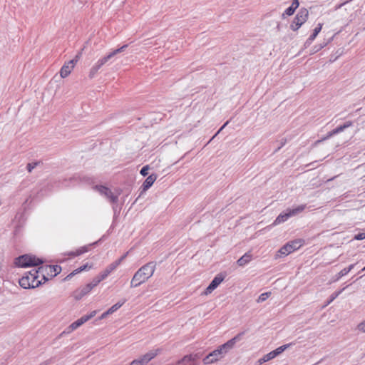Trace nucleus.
Here are the masks:
<instances>
[{"label":"nucleus","mask_w":365,"mask_h":365,"mask_svg":"<svg viewBox=\"0 0 365 365\" xmlns=\"http://www.w3.org/2000/svg\"><path fill=\"white\" fill-rule=\"evenodd\" d=\"M244 333H240L235 337L227 341L224 344L220 346L217 349L209 354L206 357L203 359L205 365L212 364L218 361L220 359L225 356V355L232 349L236 343L242 339Z\"/></svg>","instance_id":"1"},{"label":"nucleus","mask_w":365,"mask_h":365,"mask_svg":"<svg viewBox=\"0 0 365 365\" xmlns=\"http://www.w3.org/2000/svg\"><path fill=\"white\" fill-rule=\"evenodd\" d=\"M156 263L155 262H150L142 266L134 274L130 281V287H138L145 282L153 275Z\"/></svg>","instance_id":"2"},{"label":"nucleus","mask_w":365,"mask_h":365,"mask_svg":"<svg viewBox=\"0 0 365 365\" xmlns=\"http://www.w3.org/2000/svg\"><path fill=\"white\" fill-rule=\"evenodd\" d=\"M43 269V267L38 269H32L26 272L21 279H19V285L24 289H33L38 287L41 284V280L38 279V274Z\"/></svg>","instance_id":"3"},{"label":"nucleus","mask_w":365,"mask_h":365,"mask_svg":"<svg viewBox=\"0 0 365 365\" xmlns=\"http://www.w3.org/2000/svg\"><path fill=\"white\" fill-rule=\"evenodd\" d=\"M15 264L19 267L37 266L43 263V260L31 255H24L15 259Z\"/></svg>","instance_id":"4"},{"label":"nucleus","mask_w":365,"mask_h":365,"mask_svg":"<svg viewBox=\"0 0 365 365\" xmlns=\"http://www.w3.org/2000/svg\"><path fill=\"white\" fill-rule=\"evenodd\" d=\"M306 207V205H301L295 208L287 209L286 212L280 213L273 222L274 225L286 222L289 217L301 213Z\"/></svg>","instance_id":"5"},{"label":"nucleus","mask_w":365,"mask_h":365,"mask_svg":"<svg viewBox=\"0 0 365 365\" xmlns=\"http://www.w3.org/2000/svg\"><path fill=\"white\" fill-rule=\"evenodd\" d=\"M309 16V11L306 8H301L290 24V29L293 31H297L304 23H305Z\"/></svg>","instance_id":"6"},{"label":"nucleus","mask_w":365,"mask_h":365,"mask_svg":"<svg viewBox=\"0 0 365 365\" xmlns=\"http://www.w3.org/2000/svg\"><path fill=\"white\" fill-rule=\"evenodd\" d=\"M303 245V241L302 240H295L291 242H289L283 247H282L278 251L280 256H287L289 254L293 252L294 251L299 249ZM277 257H279V255Z\"/></svg>","instance_id":"7"},{"label":"nucleus","mask_w":365,"mask_h":365,"mask_svg":"<svg viewBox=\"0 0 365 365\" xmlns=\"http://www.w3.org/2000/svg\"><path fill=\"white\" fill-rule=\"evenodd\" d=\"M101 195L104 196L110 202L115 204L118 201L119 192L115 194L108 187L104 186H96L94 187Z\"/></svg>","instance_id":"8"},{"label":"nucleus","mask_w":365,"mask_h":365,"mask_svg":"<svg viewBox=\"0 0 365 365\" xmlns=\"http://www.w3.org/2000/svg\"><path fill=\"white\" fill-rule=\"evenodd\" d=\"M158 354V350H152L138 359H134L131 361L130 365H143L148 364L152 359Z\"/></svg>","instance_id":"9"},{"label":"nucleus","mask_w":365,"mask_h":365,"mask_svg":"<svg viewBox=\"0 0 365 365\" xmlns=\"http://www.w3.org/2000/svg\"><path fill=\"white\" fill-rule=\"evenodd\" d=\"M109 62V60L106 58V56H103L99 58L91 67L89 71L88 76L90 78H93L97 74L101 68L107 64Z\"/></svg>","instance_id":"10"},{"label":"nucleus","mask_w":365,"mask_h":365,"mask_svg":"<svg viewBox=\"0 0 365 365\" xmlns=\"http://www.w3.org/2000/svg\"><path fill=\"white\" fill-rule=\"evenodd\" d=\"M292 345V343L284 344L277 348L275 350L272 351L271 352L265 354L264 356L266 359L267 361H269V360L275 358L279 354H282L284 351H285L287 348L290 347Z\"/></svg>","instance_id":"11"},{"label":"nucleus","mask_w":365,"mask_h":365,"mask_svg":"<svg viewBox=\"0 0 365 365\" xmlns=\"http://www.w3.org/2000/svg\"><path fill=\"white\" fill-rule=\"evenodd\" d=\"M224 277L220 275L217 274L210 282L209 286L206 288V290L205 292V294H210L214 289H215L218 285L223 281Z\"/></svg>","instance_id":"12"},{"label":"nucleus","mask_w":365,"mask_h":365,"mask_svg":"<svg viewBox=\"0 0 365 365\" xmlns=\"http://www.w3.org/2000/svg\"><path fill=\"white\" fill-rule=\"evenodd\" d=\"M75 66V61H68L61 68L60 75L61 78L67 77Z\"/></svg>","instance_id":"13"},{"label":"nucleus","mask_w":365,"mask_h":365,"mask_svg":"<svg viewBox=\"0 0 365 365\" xmlns=\"http://www.w3.org/2000/svg\"><path fill=\"white\" fill-rule=\"evenodd\" d=\"M202 357V354L200 353L191 354L185 356L179 363H197V361Z\"/></svg>","instance_id":"14"},{"label":"nucleus","mask_w":365,"mask_h":365,"mask_svg":"<svg viewBox=\"0 0 365 365\" xmlns=\"http://www.w3.org/2000/svg\"><path fill=\"white\" fill-rule=\"evenodd\" d=\"M120 265V261H115L109 264L100 275L101 279H105L113 271H114Z\"/></svg>","instance_id":"15"},{"label":"nucleus","mask_w":365,"mask_h":365,"mask_svg":"<svg viewBox=\"0 0 365 365\" xmlns=\"http://www.w3.org/2000/svg\"><path fill=\"white\" fill-rule=\"evenodd\" d=\"M87 322L86 319L84 317V316L81 317L78 319H77L76 322H73L70 326L67 327V333H71L81 325H83L84 323Z\"/></svg>","instance_id":"16"},{"label":"nucleus","mask_w":365,"mask_h":365,"mask_svg":"<svg viewBox=\"0 0 365 365\" xmlns=\"http://www.w3.org/2000/svg\"><path fill=\"white\" fill-rule=\"evenodd\" d=\"M156 179H157V175L151 174L150 175H149L145 179V180L144 181V182L142 185L143 191H146L147 190H148L153 185V184L156 180Z\"/></svg>","instance_id":"17"},{"label":"nucleus","mask_w":365,"mask_h":365,"mask_svg":"<svg viewBox=\"0 0 365 365\" xmlns=\"http://www.w3.org/2000/svg\"><path fill=\"white\" fill-rule=\"evenodd\" d=\"M92 289H93V288L90 285V284H87L85 287H83L76 291V296H75L76 299H81L83 296H85L86 294L89 293Z\"/></svg>","instance_id":"18"},{"label":"nucleus","mask_w":365,"mask_h":365,"mask_svg":"<svg viewBox=\"0 0 365 365\" xmlns=\"http://www.w3.org/2000/svg\"><path fill=\"white\" fill-rule=\"evenodd\" d=\"M299 4V1L298 0H293L291 6L289 7H288L284 11V12L282 14V16H284L285 15H287V16L292 15L294 13L295 10L298 8Z\"/></svg>","instance_id":"19"},{"label":"nucleus","mask_w":365,"mask_h":365,"mask_svg":"<svg viewBox=\"0 0 365 365\" xmlns=\"http://www.w3.org/2000/svg\"><path fill=\"white\" fill-rule=\"evenodd\" d=\"M251 260L252 255L250 252H247L237 261V264L240 267H243L249 263Z\"/></svg>","instance_id":"20"},{"label":"nucleus","mask_w":365,"mask_h":365,"mask_svg":"<svg viewBox=\"0 0 365 365\" xmlns=\"http://www.w3.org/2000/svg\"><path fill=\"white\" fill-rule=\"evenodd\" d=\"M127 47L128 45L125 44L121 47L109 52L107 55H106V58H108L109 61H111L117 54L124 51Z\"/></svg>","instance_id":"21"},{"label":"nucleus","mask_w":365,"mask_h":365,"mask_svg":"<svg viewBox=\"0 0 365 365\" xmlns=\"http://www.w3.org/2000/svg\"><path fill=\"white\" fill-rule=\"evenodd\" d=\"M323 24L319 23L317 26L314 29L313 34L307 40L306 44H310L317 37L318 34L321 31Z\"/></svg>","instance_id":"22"},{"label":"nucleus","mask_w":365,"mask_h":365,"mask_svg":"<svg viewBox=\"0 0 365 365\" xmlns=\"http://www.w3.org/2000/svg\"><path fill=\"white\" fill-rule=\"evenodd\" d=\"M351 125H352V122L347 121L344 125H339L337 128H336L335 129H334L333 133L338 134V133L344 131L346 128H349Z\"/></svg>","instance_id":"23"},{"label":"nucleus","mask_w":365,"mask_h":365,"mask_svg":"<svg viewBox=\"0 0 365 365\" xmlns=\"http://www.w3.org/2000/svg\"><path fill=\"white\" fill-rule=\"evenodd\" d=\"M125 302V300L123 299L122 300L121 302H117L116 304H115L114 305H113L110 308H109L108 310H107V312L110 314L114 313L115 312H116L120 307H122V305Z\"/></svg>","instance_id":"24"},{"label":"nucleus","mask_w":365,"mask_h":365,"mask_svg":"<svg viewBox=\"0 0 365 365\" xmlns=\"http://www.w3.org/2000/svg\"><path fill=\"white\" fill-rule=\"evenodd\" d=\"M88 251V247L84 246L78 249L76 252H71L68 253V255L71 257H76L81 255L83 253H85Z\"/></svg>","instance_id":"25"},{"label":"nucleus","mask_w":365,"mask_h":365,"mask_svg":"<svg viewBox=\"0 0 365 365\" xmlns=\"http://www.w3.org/2000/svg\"><path fill=\"white\" fill-rule=\"evenodd\" d=\"M270 294H271V292H264V293L261 294L259 296V297H258V299H257V302L258 303H260V302H264V301H265V300H266V299H267L270 296Z\"/></svg>","instance_id":"26"},{"label":"nucleus","mask_w":365,"mask_h":365,"mask_svg":"<svg viewBox=\"0 0 365 365\" xmlns=\"http://www.w3.org/2000/svg\"><path fill=\"white\" fill-rule=\"evenodd\" d=\"M103 280V279H101V276L99 274L98 276L95 277L93 279V281L91 283H89V284L92 287V288L93 289L95 287H96Z\"/></svg>","instance_id":"27"},{"label":"nucleus","mask_w":365,"mask_h":365,"mask_svg":"<svg viewBox=\"0 0 365 365\" xmlns=\"http://www.w3.org/2000/svg\"><path fill=\"white\" fill-rule=\"evenodd\" d=\"M348 274L347 271L346 270V269H341L334 277V279H333V282H336L338 281L341 277L346 275Z\"/></svg>","instance_id":"28"},{"label":"nucleus","mask_w":365,"mask_h":365,"mask_svg":"<svg viewBox=\"0 0 365 365\" xmlns=\"http://www.w3.org/2000/svg\"><path fill=\"white\" fill-rule=\"evenodd\" d=\"M88 267L91 268V266H88V264H84V265H83V266L80 267L79 268H78V269H75L72 273H71V274H70V275H74V274H78V273H79V272H82V271L86 270V269H87Z\"/></svg>","instance_id":"29"},{"label":"nucleus","mask_w":365,"mask_h":365,"mask_svg":"<svg viewBox=\"0 0 365 365\" xmlns=\"http://www.w3.org/2000/svg\"><path fill=\"white\" fill-rule=\"evenodd\" d=\"M344 289L345 288H343L342 289H341L338 292H335L333 294H331V295L330 296V299L327 304H329L331 302H333L344 290Z\"/></svg>","instance_id":"30"},{"label":"nucleus","mask_w":365,"mask_h":365,"mask_svg":"<svg viewBox=\"0 0 365 365\" xmlns=\"http://www.w3.org/2000/svg\"><path fill=\"white\" fill-rule=\"evenodd\" d=\"M148 170H149V166L145 165L142 168L140 173L143 176H146L148 174Z\"/></svg>","instance_id":"31"},{"label":"nucleus","mask_w":365,"mask_h":365,"mask_svg":"<svg viewBox=\"0 0 365 365\" xmlns=\"http://www.w3.org/2000/svg\"><path fill=\"white\" fill-rule=\"evenodd\" d=\"M354 239L356 240H362L365 239V232L358 233L354 236Z\"/></svg>","instance_id":"32"},{"label":"nucleus","mask_w":365,"mask_h":365,"mask_svg":"<svg viewBox=\"0 0 365 365\" xmlns=\"http://www.w3.org/2000/svg\"><path fill=\"white\" fill-rule=\"evenodd\" d=\"M357 329L361 332H365V320L358 324Z\"/></svg>","instance_id":"33"},{"label":"nucleus","mask_w":365,"mask_h":365,"mask_svg":"<svg viewBox=\"0 0 365 365\" xmlns=\"http://www.w3.org/2000/svg\"><path fill=\"white\" fill-rule=\"evenodd\" d=\"M38 163H29L27 165V170L29 173H31L33 169H34L36 168V166L37 165Z\"/></svg>","instance_id":"34"},{"label":"nucleus","mask_w":365,"mask_h":365,"mask_svg":"<svg viewBox=\"0 0 365 365\" xmlns=\"http://www.w3.org/2000/svg\"><path fill=\"white\" fill-rule=\"evenodd\" d=\"M49 269L51 270H53L55 272V275L57 274L58 273H59V272L61 271V267L59 266H58V265L50 266Z\"/></svg>","instance_id":"35"},{"label":"nucleus","mask_w":365,"mask_h":365,"mask_svg":"<svg viewBox=\"0 0 365 365\" xmlns=\"http://www.w3.org/2000/svg\"><path fill=\"white\" fill-rule=\"evenodd\" d=\"M96 314H97V311L94 310V311H92L90 314H88L87 315H84V317L86 319L87 321H88L89 319L93 318L94 316H96Z\"/></svg>","instance_id":"36"},{"label":"nucleus","mask_w":365,"mask_h":365,"mask_svg":"<svg viewBox=\"0 0 365 365\" xmlns=\"http://www.w3.org/2000/svg\"><path fill=\"white\" fill-rule=\"evenodd\" d=\"M334 135H336V133H333V130H332L331 131L328 133L327 135L325 137H324L321 140H318L317 143H319V142H322L323 140H327L329 138L332 137Z\"/></svg>","instance_id":"37"},{"label":"nucleus","mask_w":365,"mask_h":365,"mask_svg":"<svg viewBox=\"0 0 365 365\" xmlns=\"http://www.w3.org/2000/svg\"><path fill=\"white\" fill-rule=\"evenodd\" d=\"M81 53H78L73 59L71 60L70 61H75V65L76 64V63L78 62V61L81 58Z\"/></svg>","instance_id":"38"},{"label":"nucleus","mask_w":365,"mask_h":365,"mask_svg":"<svg viewBox=\"0 0 365 365\" xmlns=\"http://www.w3.org/2000/svg\"><path fill=\"white\" fill-rule=\"evenodd\" d=\"M356 264H350L348 267L345 268L347 272L349 273L351 269H353Z\"/></svg>","instance_id":"39"},{"label":"nucleus","mask_w":365,"mask_h":365,"mask_svg":"<svg viewBox=\"0 0 365 365\" xmlns=\"http://www.w3.org/2000/svg\"><path fill=\"white\" fill-rule=\"evenodd\" d=\"M108 315H109V314H108V313L107 312V311H106V312H103V313L101 315V317H99V319H100V320L103 319H105V318H106L107 316H108Z\"/></svg>","instance_id":"40"},{"label":"nucleus","mask_w":365,"mask_h":365,"mask_svg":"<svg viewBox=\"0 0 365 365\" xmlns=\"http://www.w3.org/2000/svg\"><path fill=\"white\" fill-rule=\"evenodd\" d=\"M265 362H267V361L266 359L264 358V356L259 359V360H258V363L259 364H262L263 363H265Z\"/></svg>","instance_id":"41"},{"label":"nucleus","mask_w":365,"mask_h":365,"mask_svg":"<svg viewBox=\"0 0 365 365\" xmlns=\"http://www.w3.org/2000/svg\"><path fill=\"white\" fill-rule=\"evenodd\" d=\"M128 255V252L125 253L124 255H123L120 259H118L117 261H120V264L122 262V261Z\"/></svg>","instance_id":"42"},{"label":"nucleus","mask_w":365,"mask_h":365,"mask_svg":"<svg viewBox=\"0 0 365 365\" xmlns=\"http://www.w3.org/2000/svg\"><path fill=\"white\" fill-rule=\"evenodd\" d=\"M229 123V121H227L226 123H225V124L220 128V129L217 131V133H219L222 129H224L225 128V126H227V125Z\"/></svg>","instance_id":"43"},{"label":"nucleus","mask_w":365,"mask_h":365,"mask_svg":"<svg viewBox=\"0 0 365 365\" xmlns=\"http://www.w3.org/2000/svg\"><path fill=\"white\" fill-rule=\"evenodd\" d=\"M353 1V0H347L346 1H345V2H344V3L341 4H339V5L337 6V9L341 8L342 6H344V4H346V3L350 2V1Z\"/></svg>","instance_id":"44"},{"label":"nucleus","mask_w":365,"mask_h":365,"mask_svg":"<svg viewBox=\"0 0 365 365\" xmlns=\"http://www.w3.org/2000/svg\"><path fill=\"white\" fill-rule=\"evenodd\" d=\"M322 48V46H321V47L319 48V49H320V48ZM317 51H319V48H318V49H317V50H314V51H313V53L317 52Z\"/></svg>","instance_id":"45"},{"label":"nucleus","mask_w":365,"mask_h":365,"mask_svg":"<svg viewBox=\"0 0 365 365\" xmlns=\"http://www.w3.org/2000/svg\"><path fill=\"white\" fill-rule=\"evenodd\" d=\"M217 134H218V133H217L215 135H214L212 136V138H215L216 137V135H217Z\"/></svg>","instance_id":"46"},{"label":"nucleus","mask_w":365,"mask_h":365,"mask_svg":"<svg viewBox=\"0 0 365 365\" xmlns=\"http://www.w3.org/2000/svg\"><path fill=\"white\" fill-rule=\"evenodd\" d=\"M217 134H218V133H217L215 135H214L212 136V138H215L216 137V135H217Z\"/></svg>","instance_id":"47"},{"label":"nucleus","mask_w":365,"mask_h":365,"mask_svg":"<svg viewBox=\"0 0 365 365\" xmlns=\"http://www.w3.org/2000/svg\"><path fill=\"white\" fill-rule=\"evenodd\" d=\"M217 134H218V133H217L215 135H214L212 136V138H215L216 137V135H217Z\"/></svg>","instance_id":"48"},{"label":"nucleus","mask_w":365,"mask_h":365,"mask_svg":"<svg viewBox=\"0 0 365 365\" xmlns=\"http://www.w3.org/2000/svg\"><path fill=\"white\" fill-rule=\"evenodd\" d=\"M43 279H44V280H46V278L45 277V276H44V275H43Z\"/></svg>","instance_id":"49"},{"label":"nucleus","mask_w":365,"mask_h":365,"mask_svg":"<svg viewBox=\"0 0 365 365\" xmlns=\"http://www.w3.org/2000/svg\"><path fill=\"white\" fill-rule=\"evenodd\" d=\"M365 270V267L362 269V271Z\"/></svg>","instance_id":"50"}]
</instances>
